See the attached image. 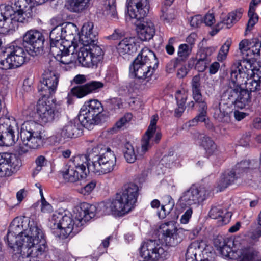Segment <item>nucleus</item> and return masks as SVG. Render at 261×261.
I'll list each match as a JSON object with an SVG mask.
<instances>
[{
  "mask_svg": "<svg viewBox=\"0 0 261 261\" xmlns=\"http://www.w3.org/2000/svg\"><path fill=\"white\" fill-rule=\"evenodd\" d=\"M17 129V123L13 117L0 118V146L13 145L18 138L15 135Z\"/></svg>",
  "mask_w": 261,
  "mask_h": 261,
  "instance_id": "11",
  "label": "nucleus"
},
{
  "mask_svg": "<svg viewBox=\"0 0 261 261\" xmlns=\"http://www.w3.org/2000/svg\"><path fill=\"white\" fill-rule=\"evenodd\" d=\"M8 55H9L10 59H11L12 64L15 68L21 66L27 61V59L24 58V57H20L19 56H16L9 53Z\"/></svg>",
  "mask_w": 261,
  "mask_h": 261,
  "instance_id": "55",
  "label": "nucleus"
},
{
  "mask_svg": "<svg viewBox=\"0 0 261 261\" xmlns=\"http://www.w3.org/2000/svg\"><path fill=\"white\" fill-rule=\"evenodd\" d=\"M20 225L16 224V220H14L10 226L7 236L5 238V242L8 246L16 251L17 253H20L22 242L21 239L24 238V231L19 232L20 230Z\"/></svg>",
  "mask_w": 261,
  "mask_h": 261,
  "instance_id": "18",
  "label": "nucleus"
},
{
  "mask_svg": "<svg viewBox=\"0 0 261 261\" xmlns=\"http://www.w3.org/2000/svg\"><path fill=\"white\" fill-rule=\"evenodd\" d=\"M239 178L240 176L236 174V171H233L232 170L225 171L218 181V187L220 191L226 188Z\"/></svg>",
  "mask_w": 261,
  "mask_h": 261,
  "instance_id": "34",
  "label": "nucleus"
},
{
  "mask_svg": "<svg viewBox=\"0 0 261 261\" xmlns=\"http://www.w3.org/2000/svg\"><path fill=\"white\" fill-rule=\"evenodd\" d=\"M126 6L130 18L138 20L144 18L149 12L148 0H127Z\"/></svg>",
  "mask_w": 261,
  "mask_h": 261,
  "instance_id": "20",
  "label": "nucleus"
},
{
  "mask_svg": "<svg viewBox=\"0 0 261 261\" xmlns=\"http://www.w3.org/2000/svg\"><path fill=\"white\" fill-rule=\"evenodd\" d=\"M36 112L40 120L44 123L51 122L60 116L56 105L49 100L39 99L36 105Z\"/></svg>",
  "mask_w": 261,
  "mask_h": 261,
  "instance_id": "16",
  "label": "nucleus"
},
{
  "mask_svg": "<svg viewBox=\"0 0 261 261\" xmlns=\"http://www.w3.org/2000/svg\"><path fill=\"white\" fill-rule=\"evenodd\" d=\"M249 20L246 27V31H251L254 25L258 22V17L255 11L249 10L248 13Z\"/></svg>",
  "mask_w": 261,
  "mask_h": 261,
  "instance_id": "51",
  "label": "nucleus"
},
{
  "mask_svg": "<svg viewBox=\"0 0 261 261\" xmlns=\"http://www.w3.org/2000/svg\"><path fill=\"white\" fill-rule=\"evenodd\" d=\"M158 65V61L154 53L147 47H144L130 66V70L138 79L146 85L151 79Z\"/></svg>",
  "mask_w": 261,
  "mask_h": 261,
  "instance_id": "4",
  "label": "nucleus"
},
{
  "mask_svg": "<svg viewBox=\"0 0 261 261\" xmlns=\"http://www.w3.org/2000/svg\"><path fill=\"white\" fill-rule=\"evenodd\" d=\"M103 52L99 46L82 47L78 53V61L84 67L96 66L103 58Z\"/></svg>",
  "mask_w": 261,
  "mask_h": 261,
  "instance_id": "13",
  "label": "nucleus"
},
{
  "mask_svg": "<svg viewBox=\"0 0 261 261\" xmlns=\"http://www.w3.org/2000/svg\"><path fill=\"white\" fill-rule=\"evenodd\" d=\"M42 126L34 121L24 122L20 132L21 141L32 149L38 148L42 143Z\"/></svg>",
  "mask_w": 261,
  "mask_h": 261,
  "instance_id": "7",
  "label": "nucleus"
},
{
  "mask_svg": "<svg viewBox=\"0 0 261 261\" xmlns=\"http://www.w3.org/2000/svg\"><path fill=\"white\" fill-rule=\"evenodd\" d=\"M64 52H62L59 55V58L61 59H56L64 64H69L71 62V60L69 58L70 49H66Z\"/></svg>",
  "mask_w": 261,
  "mask_h": 261,
  "instance_id": "58",
  "label": "nucleus"
},
{
  "mask_svg": "<svg viewBox=\"0 0 261 261\" xmlns=\"http://www.w3.org/2000/svg\"><path fill=\"white\" fill-rule=\"evenodd\" d=\"M59 74L56 70L53 63H49L42 74V80L38 86V91L43 97H49L54 94L57 90Z\"/></svg>",
  "mask_w": 261,
  "mask_h": 261,
  "instance_id": "9",
  "label": "nucleus"
},
{
  "mask_svg": "<svg viewBox=\"0 0 261 261\" xmlns=\"http://www.w3.org/2000/svg\"><path fill=\"white\" fill-rule=\"evenodd\" d=\"M41 210L42 212L46 213H49L53 211L52 206L46 201L45 199H43V201H41Z\"/></svg>",
  "mask_w": 261,
  "mask_h": 261,
  "instance_id": "63",
  "label": "nucleus"
},
{
  "mask_svg": "<svg viewBox=\"0 0 261 261\" xmlns=\"http://www.w3.org/2000/svg\"><path fill=\"white\" fill-rule=\"evenodd\" d=\"M251 59L249 57L242 58L234 62L231 66L229 81L243 84L249 76L255 74L256 70H260L253 66Z\"/></svg>",
  "mask_w": 261,
  "mask_h": 261,
  "instance_id": "8",
  "label": "nucleus"
},
{
  "mask_svg": "<svg viewBox=\"0 0 261 261\" xmlns=\"http://www.w3.org/2000/svg\"><path fill=\"white\" fill-rule=\"evenodd\" d=\"M234 242L232 239L224 238L222 236H217L214 240V246L219 252L224 257H230L232 252V247Z\"/></svg>",
  "mask_w": 261,
  "mask_h": 261,
  "instance_id": "25",
  "label": "nucleus"
},
{
  "mask_svg": "<svg viewBox=\"0 0 261 261\" xmlns=\"http://www.w3.org/2000/svg\"><path fill=\"white\" fill-rule=\"evenodd\" d=\"M14 68L11 59H10L8 55H7V57L4 59H1L0 58L1 69L6 70Z\"/></svg>",
  "mask_w": 261,
  "mask_h": 261,
  "instance_id": "54",
  "label": "nucleus"
},
{
  "mask_svg": "<svg viewBox=\"0 0 261 261\" xmlns=\"http://www.w3.org/2000/svg\"><path fill=\"white\" fill-rule=\"evenodd\" d=\"M83 126L77 121H70L61 129L60 134L64 139L76 138L83 134Z\"/></svg>",
  "mask_w": 261,
  "mask_h": 261,
  "instance_id": "27",
  "label": "nucleus"
},
{
  "mask_svg": "<svg viewBox=\"0 0 261 261\" xmlns=\"http://www.w3.org/2000/svg\"><path fill=\"white\" fill-rule=\"evenodd\" d=\"M255 73L243 83L246 85L245 89L250 93L261 90V70H256Z\"/></svg>",
  "mask_w": 261,
  "mask_h": 261,
  "instance_id": "33",
  "label": "nucleus"
},
{
  "mask_svg": "<svg viewBox=\"0 0 261 261\" xmlns=\"http://www.w3.org/2000/svg\"><path fill=\"white\" fill-rule=\"evenodd\" d=\"M117 51L120 56L132 55L136 52L137 44L133 38H125L122 40L117 46Z\"/></svg>",
  "mask_w": 261,
  "mask_h": 261,
  "instance_id": "29",
  "label": "nucleus"
},
{
  "mask_svg": "<svg viewBox=\"0 0 261 261\" xmlns=\"http://www.w3.org/2000/svg\"><path fill=\"white\" fill-rule=\"evenodd\" d=\"M10 50L9 53L19 56L20 57H24V58L27 59V53L22 47L13 45L10 47Z\"/></svg>",
  "mask_w": 261,
  "mask_h": 261,
  "instance_id": "57",
  "label": "nucleus"
},
{
  "mask_svg": "<svg viewBox=\"0 0 261 261\" xmlns=\"http://www.w3.org/2000/svg\"><path fill=\"white\" fill-rule=\"evenodd\" d=\"M250 46L248 51V57L251 59H255L260 56L261 54V42L258 38H255L251 39Z\"/></svg>",
  "mask_w": 261,
  "mask_h": 261,
  "instance_id": "45",
  "label": "nucleus"
},
{
  "mask_svg": "<svg viewBox=\"0 0 261 261\" xmlns=\"http://www.w3.org/2000/svg\"><path fill=\"white\" fill-rule=\"evenodd\" d=\"M192 213L193 211L191 208L188 209L181 216L180 219L181 223L187 224L191 218Z\"/></svg>",
  "mask_w": 261,
  "mask_h": 261,
  "instance_id": "64",
  "label": "nucleus"
},
{
  "mask_svg": "<svg viewBox=\"0 0 261 261\" xmlns=\"http://www.w3.org/2000/svg\"><path fill=\"white\" fill-rule=\"evenodd\" d=\"M48 0H11L10 5L6 6L4 14L8 16L13 30L18 28V23H24L32 17L33 5H42Z\"/></svg>",
  "mask_w": 261,
  "mask_h": 261,
  "instance_id": "5",
  "label": "nucleus"
},
{
  "mask_svg": "<svg viewBox=\"0 0 261 261\" xmlns=\"http://www.w3.org/2000/svg\"><path fill=\"white\" fill-rule=\"evenodd\" d=\"M29 229L24 230V238L22 239V245L20 253L27 257L25 260L31 261L28 257H37L45 251L46 241L40 226L33 220L28 223ZM18 261H21L20 259Z\"/></svg>",
  "mask_w": 261,
  "mask_h": 261,
  "instance_id": "3",
  "label": "nucleus"
},
{
  "mask_svg": "<svg viewBox=\"0 0 261 261\" xmlns=\"http://www.w3.org/2000/svg\"><path fill=\"white\" fill-rule=\"evenodd\" d=\"M192 48V46L186 44L180 45L178 47L177 60L178 61L186 60L191 53Z\"/></svg>",
  "mask_w": 261,
  "mask_h": 261,
  "instance_id": "49",
  "label": "nucleus"
},
{
  "mask_svg": "<svg viewBox=\"0 0 261 261\" xmlns=\"http://www.w3.org/2000/svg\"><path fill=\"white\" fill-rule=\"evenodd\" d=\"M198 138L201 141L200 145L208 154L212 155L216 151V145L210 137L204 134H198Z\"/></svg>",
  "mask_w": 261,
  "mask_h": 261,
  "instance_id": "40",
  "label": "nucleus"
},
{
  "mask_svg": "<svg viewBox=\"0 0 261 261\" xmlns=\"http://www.w3.org/2000/svg\"><path fill=\"white\" fill-rule=\"evenodd\" d=\"M44 40L42 33L37 30H29L23 36V45L26 51L32 56L40 53Z\"/></svg>",
  "mask_w": 261,
  "mask_h": 261,
  "instance_id": "12",
  "label": "nucleus"
},
{
  "mask_svg": "<svg viewBox=\"0 0 261 261\" xmlns=\"http://www.w3.org/2000/svg\"><path fill=\"white\" fill-rule=\"evenodd\" d=\"M82 107L97 116H99L103 111L101 103L97 99H91L85 102Z\"/></svg>",
  "mask_w": 261,
  "mask_h": 261,
  "instance_id": "43",
  "label": "nucleus"
},
{
  "mask_svg": "<svg viewBox=\"0 0 261 261\" xmlns=\"http://www.w3.org/2000/svg\"><path fill=\"white\" fill-rule=\"evenodd\" d=\"M244 10L239 8L229 13L220 22L218 23L215 28L210 32L212 36L216 35L224 27L227 29L231 28L242 17Z\"/></svg>",
  "mask_w": 261,
  "mask_h": 261,
  "instance_id": "23",
  "label": "nucleus"
},
{
  "mask_svg": "<svg viewBox=\"0 0 261 261\" xmlns=\"http://www.w3.org/2000/svg\"><path fill=\"white\" fill-rule=\"evenodd\" d=\"M98 159L95 163L89 165V172L90 171L99 175L110 173L114 170L116 165V157L110 148H108Z\"/></svg>",
  "mask_w": 261,
  "mask_h": 261,
  "instance_id": "10",
  "label": "nucleus"
},
{
  "mask_svg": "<svg viewBox=\"0 0 261 261\" xmlns=\"http://www.w3.org/2000/svg\"><path fill=\"white\" fill-rule=\"evenodd\" d=\"M83 127L91 129L93 126L98 124L100 121L99 116L93 114L85 108L82 107L79 115V121Z\"/></svg>",
  "mask_w": 261,
  "mask_h": 261,
  "instance_id": "24",
  "label": "nucleus"
},
{
  "mask_svg": "<svg viewBox=\"0 0 261 261\" xmlns=\"http://www.w3.org/2000/svg\"><path fill=\"white\" fill-rule=\"evenodd\" d=\"M210 193L205 187L197 188L193 185L181 194L179 201L185 205H199L210 196Z\"/></svg>",
  "mask_w": 261,
  "mask_h": 261,
  "instance_id": "14",
  "label": "nucleus"
},
{
  "mask_svg": "<svg viewBox=\"0 0 261 261\" xmlns=\"http://www.w3.org/2000/svg\"><path fill=\"white\" fill-rule=\"evenodd\" d=\"M192 96L193 99L198 100L202 96L201 92L200 77L199 75L194 76L191 81Z\"/></svg>",
  "mask_w": 261,
  "mask_h": 261,
  "instance_id": "47",
  "label": "nucleus"
},
{
  "mask_svg": "<svg viewBox=\"0 0 261 261\" xmlns=\"http://www.w3.org/2000/svg\"><path fill=\"white\" fill-rule=\"evenodd\" d=\"M72 47V46L67 41L51 42H50V53L56 59H61L59 58L61 53L64 52L66 49H70ZM73 47L75 49V46L73 45Z\"/></svg>",
  "mask_w": 261,
  "mask_h": 261,
  "instance_id": "36",
  "label": "nucleus"
},
{
  "mask_svg": "<svg viewBox=\"0 0 261 261\" xmlns=\"http://www.w3.org/2000/svg\"><path fill=\"white\" fill-rule=\"evenodd\" d=\"M158 119L157 115H153L151 117L150 125L142 137L141 147L138 149L139 156H143L155 143L159 142L162 136L161 134L159 132L155 133Z\"/></svg>",
  "mask_w": 261,
  "mask_h": 261,
  "instance_id": "15",
  "label": "nucleus"
},
{
  "mask_svg": "<svg viewBox=\"0 0 261 261\" xmlns=\"http://www.w3.org/2000/svg\"><path fill=\"white\" fill-rule=\"evenodd\" d=\"M250 162L245 160L237 164L235 168L232 169L233 171H236V174L241 177L242 173L246 171L249 167Z\"/></svg>",
  "mask_w": 261,
  "mask_h": 261,
  "instance_id": "52",
  "label": "nucleus"
},
{
  "mask_svg": "<svg viewBox=\"0 0 261 261\" xmlns=\"http://www.w3.org/2000/svg\"><path fill=\"white\" fill-rule=\"evenodd\" d=\"M209 216L212 219L222 218L223 223L227 224L232 216V214L228 212L227 210L224 208L221 205L212 206L209 212Z\"/></svg>",
  "mask_w": 261,
  "mask_h": 261,
  "instance_id": "32",
  "label": "nucleus"
},
{
  "mask_svg": "<svg viewBox=\"0 0 261 261\" xmlns=\"http://www.w3.org/2000/svg\"><path fill=\"white\" fill-rule=\"evenodd\" d=\"M123 151L125 159L129 163H133L137 159L142 157L139 156L138 150L137 153H136L134 146L129 142L124 144Z\"/></svg>",
  "mask_w": 261,
  "mask_h": 261,
  "instance_id": "41",
  "label": "nucleus"
},
{
  "mask_svg": "<svg viewBox=\"0 0 261 261\" xmlns=\"http://www.w3.org/2000/svg\"><path fill=\"white\" fill-rule=\"evenodd\" d=\"M250 137L251 133L250 132H246L244 134L238 141L239 145L243 147L248 146L250 142Z\"/></svg>",
  "mask_w": 261,
  "mask_h": 261,
  "instance_id": "60",
  "label": "nucleus"
},
{
  "mask_svg": "<svg viewBox=\"0 0 261 261\" xmlns=\"http://www.w3.org/2000/svg\"><path fill=\"white\" fill-rule=\"evenodd\" d=\"M242 85L229 81L228 86L222 95L224 100H228L240 109L245 108L251 102L250 92L242 87Z\"/></svg>",
  "mask_w": 261,
  "mask_h": 261,
  "instance_id": "6",
  "label": "nucleus"
},
{
  "mask_svg": "<svg viewBox=\"0 0 261 261\" xmlns=\"http://www.w3.org/2000/svg\"><path fill=\"white\" fill-rule=\"evenodd\" d=\"M88 143L87 154L72 157L68 162L65 170L62 172L63 177L66 181L75 182L85 178L89 172V165L95 163L99 156L108 148L102 144H92L93 140L88 141Z\"/></svg>",
  "mask_w": 261,
  "mask_h": 261,
  "instance_id": "2",
  "label": "nucleus"
},
{
  "mask_svg": "<svg viewBox=\"0 0 261 261\" xmlns=\"http://www.w3.org/2000/svg\"><path fill=\"white\" fill-rule=\"evenodd\" d=\"M36 167L33 172V176H35L37 175L42 169V167L46 165V160L43 155L38 156L35 160Z\"/></svg>",
  "mask_w": 261,
  "mask_h": 261,
  "instance_id": "53",
  "label": "nucleus"
},
{
  "mask_svg": "<svg viewBox=\"0 0 261 261\" xmlns=\"http://www.w3.org/2000/svg\"><path fill=\"white\" fill-rule=\"evenodd\" d=\"M132 118V115L130 114H127L123 117H122L118 121L115 125V127L114 128H117V129H120L122 128L127 122H128Z\"/></svg>",
  "mask_w": 261,
  "mask_h": 261,
  "instance_id": "59",
  "label": "nucleus"
},
{
  "mask_svg": "<svg viewBox=\"0 0 261 261\" xmlns=\"http://www.w3.org/2000/svg\"><path fill=\"white\" fill-rule=\"evenodd\" d=\"M178 107H185V103L186 100V96L181 94V91H178L175 95Z\"/></svg>",
  "mask_w": 261,
  "mask_h": 261,
  "instance_id": "62",
  "label": "nucleus"
},
{
  "mask_svg": "<svg viewBox=\"0 0 261 261\" xmlns=\"http://www.w3.org/2000/svg\"><path fill=\"white\" fill-rule=\"evenodd\" d=\"M116 0H106L103 7V13L112 18H117Z\"/></svg>",
  "mask_w": 261,
  "mask_h": 261,
  "instance_id": "46",
  "label": "nucleus"
},
{
  "mask_svg": "<svg viewBox=\"0 0 261 261\" xmlns=\"http://www.w3.org/2000/svg\"><path fill=\"white\" fill-rule=\"evenodd\" d=\"M50 42H56L57 41H64V34L63 32L62 25H58L55 27L50 32Z\"/></svg>",
  "mask_w": 261,
  "mask_h": 261,
  "instance_id": "48",
  "label": "nucleus"
},
{
  "mask_svg": "<svg viewBox=\"0 0 261 261\" xmlns=\"http://www.w3.org/2000/svg\"><path fill=\"white\" fill-rule=\"evenodd\" d=\"M139 188L137 185L129 183L124 185L122 191L117 194L112 201L101 202L98 208L105 215L113 213L122 215L128 213L137 201ZM97 210L95 205L87 202L81 203L74 210V220L70 214L63 215L55 213L49 220L48 227L56 236L62 239L67 238L71 233L78 232V227L93 218Z\"/></svg>",
  "mask_w": 261,
  "mask_h": 261,
  "instance_id": "1",
  "label": "nucleus"
},
{
  "mask_svg": "<svg viewBox=\"0 0 261 261\" xmlns=\"http://www.w3.org/2000/svg\"><path fill=\"white\" fill-rule=\"evenodd\" d=\"M203 19L201 15H197L191 18L190 25L194 28H198L202 23Z\"/></svg>",
  "mask_w": 261,
  "mask_h": 261,
  "instance_id": "61",
  "label": "nucleus"
},
{
  "mask_svg": "<svg viewBox=\"0 0 261 261\" xmlns=\"http://www.w3.org/2000/svg\"><path fill=\"white\" fill-rule=\"evenodd\" d=\"M159 232L164 237L165 241L170 246H175L181 241L179 237L178 230L174 226L172 222L162 224L159 228Z\"/></svg>",
  "mask_w": 261,
  "mask_h": 261,
  "instance_id": "22",
  "label": "nucleus"
},
{
  "mask_svg": "<svg viewBox=\"0 0 261 261\" xmlns=\"http://www.w3.org/2000/svg\"><path fill=\"white\" fill-rule=\"evenodd\" d=\"M199 100L194 99L199 107V114L193 119L189 122V125L192 126L195 125L198 121L203 122L205 120V117L207 114V104L202 98V96L199 97Z\"/></svg>",
  "mask_w": 261,
  "mask_h": 261,
  "instance_id": "35",
  "label": "nucleus"
},
{
  "mask_svg": "<svg viewBox=\"0 0 261 261\" xmlns=\"http://www.w3.org/2000/svg\"><path fill=\"white\" fill-rule=\"evenodd\" d=\"M174 0H165L161 9V19L166 23H170L175 18V10L170 8Z\"/></svg>",
  "mask_w": 261,
  "mask_h": 261,
  "instance_id": "37",
  "label": "nucleus"
},
{
  "mask_svg": "<svg viewBox=\"0 0 261 261\" xmlns=\"http://www.w3.org/2000/svg\"><path fill=\"white\" fill-rule=\"evenodd\" d=\"M251 40L243 39L239 44V50L242 58L248 57V51L250 48Z\"/></svg>",
  "mask_w": 261,
  "mask_h": 261,
  "instance_id": "50",
  "label": "nucleus"
},
{
  "mask_svg": "<svg viewBox=\"0 0 261 261\" xmlns=\"http://www.w3.org/2000/svg\"><path fill=\"white\" fill-rule=\"evenodd\" d=\"M96 182L92 180L79 190V193L84 195L90 194L95 188Z\"/></svg>",
  "mask_w": 261,
  "mask_h": 261,
  "instance_id": "56",
  "label": "nucleus"
},
{
  "mask_svg": "<svg viewBox=\"0 0 261 261\" xmlns=\"http://www.w3.org/2000/svg\"><path fill=\"white\" fill-rule=\"evenodd\" d=\"M5 9L0 10V32L3 34L11 33L13 30L8 16L4 14Z\"/></svg>",
  "mask_w": 261,
  "mask_h": 261,
  "instance_id": "44",
  "label": "nucleus"
},
{
  "mask_svg": "<svg viewBox=\"0 0 261 261\" xmlns=\"http://www.w3.org/2000/svg\"><path fill=\"white\" fill-rule=\"evenodd\" d=\"M21 166V161L16 155L0 154V177L10 176Z\"/></svg>",
  "mask_w": 261,
  "mask_h": 261,
  "instance_id": "17",
  "label": "nucleus"
},
{
  "mask_svg": "<svg viewBox=\"0 0 261 261\" xmlns=\"http://www.w3.org/2000/svg\"><path fill=\"white\" fill-rule=\"evenodd\" d=\"M225 101L221 97L219 106L215 108L214 112V118L221 122L228 121L229 119V113L231 112V108Z\"/></svg>",
  "mask_w": 261,
  "mask_h": 261,
  "instance_id": "30",
  "label": "nucleus"
},
{
  "mask_svg": "<svg viewBox=\"0 0 261 261\" xmlns=\"http://www.w3.org/2000/svg\"><path fill=\"white\" fill-rule=\"evenodd\" d=\"M93 29L94 24L92 22H87L83 24L82 34L79 37V42L83 47L97 46L98 33Z\"/></svg>",
  "mask_w": 261,
  "mask_h": 261,
  "instance_id": "21",
  "label": "nucleus"
},
{
  "mask_svg": "<svg viewBox=\"0 0 261 261\" xmlns=\"http://www.w3.org/2000/svg\"><path fill=\"white\" fill-rule=\"evenodd\" d=\"M204 248L203 242L195 241L188 246L186 253V261H197V255H200ZM200 261H214V259L207 258L201 259Z\"/></svg>",
  "mask_w": 261,
  "mask_h": 261,
  "instance_id": "26",
  "label": "nucleus"
},
{
  "mask_svg": "<svg viewBox=\"0 0 261 261\" xmlns=\"http://www.w3.org/2000/svg\"><path fill=\"white\" fill-rule=\"evenodd\" d=\"M62 29L64 34V39L71 43H73L75 36L77 34V28L72 23L69 22L65 24H62Z\"/></svg>",
  "mask_w": 261,
  "mask_h": 261,
  "instance_id": "39",
  "label": "nucleus"
},
{
  "mask_svg": "<svg viewBox=\"0 0 261 261\" xmlns=\"http://www.w3.org/2000/svg\"><path fill=\"white\" fill-rule=\"evenodd\" d=\"M90 1V0H66V7L71 12L81 13L88 9Z\"/></svg>",
  "mask_w": 261,
  "mask_h": 261,
  "instance_id": "31",
  "label": "nucleus"
},
{
  "mask_svg": "<svg viewBox=\"0 0 261 261\" xmlns=\"http://www.w3.org/2000/svg\"><path fill=\"white\" fill-rule=\"evenodd\" d=\"M138 37L142 41L149 40L155 34V28L151 21H143L137 26Z\"/></svg>",
  "mask_w": 261,
  "mask_h": 261,
  "instance_id": "28",
  "label": "nucleus"
},
{
  "mask_svg": "<svg viewBox=\"0 0 261 261\" xmlns=\"http://www.w3.org/2000/svg\"><path fill=\"white\" fill-rule=\"evenodd\" d=\"M103 87V84L102 82L96 81L88 82L83 85L74 86L68 94V102L71 103L72 96L81 98L90 93L97 92Z\"/></svg>",
  "mask_w": 261,
  "mask_h": 261,
  "instance_id": "19",
  "label": "nucleus"
},
{
  "mask_svg": "<svg viewBox=\"0 0 261 261\" xmlns=\"http://www.w3.org/2000/svg\"><path fill=\"white\" fill-rule=\"evenodd\" d=\"M217 47H207L201 49L198 56L199 58L197 62V66L198 67L199 65L201 63H204V65L200 69L201 71H204L206 67L207 64L210 62V59L208 58L216 50Z\"/></svg>",
  "mask_w": 261,
  "mask_h": 261,
  "instance_id": "38",
  "label": "nucleus"
},
{
  "mask_svg": "<svg viewBox=\"0 0 261 261\" xmlns=\"http://www.w3.org/2000/svg\"><path fill=\"white\" fill-rule=\"evenodd\" d=\"M163 201L164 204L158 213L159 217L162 219L164 218L167 214H169L174 206V201L170 195L164 196L163 197Z\"/></svg>",
  "mask_w": 261,
  "mask_h": 261,
  "instance_id": "42",
  "label": "nucleus"
}]
</instances>
